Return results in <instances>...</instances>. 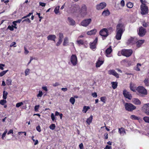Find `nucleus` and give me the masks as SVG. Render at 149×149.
<instances>
[{"label": "nucleus", "instance_id": "f257e3e1", "mask_svg": "<svg viewBox=\"0 0 149 149\" xmlns=\"http://www.w3.org/2000/svg\"><path fill=\"white\" fill-rule=\"evenodd\" d=\"M123 25L122 24H117L116 27V34L115 38L117 40H120L124 32Z\"/></svg>", "mask_w": 149, "mask_h": 149}, {"label": "nucleus", "instance_id": "f03ea898", "mask_svg": "<svg viewBox=\"0 0 149 149\" xmlns=\"http://www.w3.org/2000/svg\"><path fill=\"white\" fill-rule=\"evenodd\" d=\"M125 109L129 111L132 112L136 109V107L131 103H125Z\"/></svg>", "mask_w": 149, "mask_h": 149}, {"label": "nucleus", "instance_id": "7ed1b4c3", "mask_svg": "<svg viewBox=\"0 0 149 149\" xmlns=\"http://www.w3.org/2000/svg\"><path fill=\"white\" fill-rule=\"evenodd\" d=\"M136 90L139 93L142 95V96L147 95L148 93L147 90L143 86H139L136 89Z\"/></svg>", "mask_w": 149, "mask_h": 149}, {"label": "nucleus", "instance_id": "20e7f679", "mask_svg": "<svg viewBox=\"0 0 149 149\" xmlns=\"http://www.w3.org/2000/svg\"><path fill=\"white\" fill-rule=\"evenodd\" d=\"M132 53V51L131 49H123L121 51V54L127 57L131 56Z\"/></svg>", "mask_w": 149, "mask_h": 149}, {"label": "nucleus", "instance_id": "39448f33", "mask_svg": "<svg viewBox=\"0 0 149 149\" xmlns=\"http://www.w3.org/2000/svg\"><path fill=\"white\" fill-rule=\"evenodd\" d=\"M141 13L142 15H145L147 14L148 12V7L146 6V4H143L141 5L140 6Z\"/></svg>", "mask_w": 149, "mask_h": 149}, {"label": "nucleus", "instance_id": "423d86ee", "mask_svg": "<svg viewBox=\"0 0 149 149\" xmlns=\"http://www.w3.org/2000/svg\"><path fill=\"white\" fill-rule=\"evenodd\" d=\"M99 34L102 37H107L109 35L108 29L106 28L102 29L100 31Z\"/></svg>", "mask_w": 149, "mask_h": 149}, {"label": "nucleus", "instance_id": "0eeeda50", "mask_svg": "<svg viewBox=\"0 0 149 149\" xmlns=\"http://www.w3.org/2000/svg\"><path fill=\"white\" fill-rule=\"evenodd\" d=\"M142 110L146 115L149 116V103L143 105Z\"/></svg>", "mask_w": 149, "mask_h": 149}, {"label": "nucleus", "instance_id": "6e6552de", "mask_svg": "<svg viewBox=\"0 0 149 149\" xmlns=\"http://www.w3.org/2000/svg\"><path fill=\"white\" fill-rule=\"evenodd\" d=\"M146 32V29L141 26L139 28L138 34L140 37H143L145 35Z\"/></svg>", "mask_w": 149, "mask_h": 149}, {"label": "nucleus", "instance_id": "1a4fd4ad", "mask_svg": "<svg viewBox=\"0 0 149 149\" xmlns=\"http://www.w3.org/2000/svg\"><path fill=\"white\" fill-rule=\"evenodd\" d=\"M87 10L86 6L83 4L82 5L81 9L80 10V14L81 16L84 17L86 14V11Z\"/></svg>", "mask_w": 149, "mask_h": 149}, {"label": "nucleus", "instance_id": "9d476101", "mask_svg": "<svg viewBox=\"0 0 149 149\" xmlns=\"http://www.w3.org/2000/svg\"><path fill=\"white\" fill-rule=\"evenodd\" d=\"M91 21V19L90 18L86 19L81 22V24L84 26L86 27L89 25Z\"/></svg>", "mask_w": 149, "mask_h": 149}, {"label": "nucleus", "instance_id": "9b49d317", "mask_svg": "<svg viewBox=\"0 0 149 149\" xmlns=\"http://www.w3.org/2000/svg\"><path fill=\"white\" fill-rule=\"evenodd\" d=\"M70 61L73 66L76 65L77 64V58L75 54H72L70 57Z\"/></svg>", "mask_w": 149, "mask_h": 149}, {"label": "nucleus", "instance_id": "f8f14e48", "mask_svg": "<svg viewBox=\"0 0 149 149\" xmlns=\"http://www.w3.org/2000/svg\"><path fill=\"white\" fill-rule=\"evenodd\" d=\"M104 61V59L102 57H99L96 63V67L97 68L100 67L103 63Z\"/></svg>", "mask_w": 149, "mask_h": 149}, {"label": "nucleus", "instance_id": "ddd939ff", "mask_svg": "<svg viewBox=\"0 0 149 149\" xmlns=\"http://www.w3.org/2000/svg\"><path fill=\"white\" fill-rule=\"evenodd\" d=\"M107 6V4L104 2H101L97 4L96 6V8L97 10H100L104 8Z\"/></svg>", "mask_w": 149, "mask_h": 149}, {"label": "nucleus", "instance_id": "4468645a", "mask_svg": "<svg viewBox=\"0 0 149 149\" xmlns=\"http://www.w3.org/2000/svg\"><path fill=\"white\" fill-rule=\"evenodd\" d=\"M97 38L96 37L95 38L93 42H91L90 43V47L91 49L93 50V49H95L96 48V45L97 43Z\"/></svg>", "mask_w": 149, "mask_h": 149}, {"label": "nucleus", "instance_id": "2eb2a0df", "mask_svg": "<svg viewBox=\"0 0 149 149\" xmlns=\"http://www.w3.org/2000/svg\"><path fill=\"white\" fill-rule=\"evenodd\" d=\"M123 94L124 96L126 98L128 99L129 100H131L132 97L130 93L127 91L126 90H124L123 91Z\"/></svg>", "mask_w": 149, "mask_h": 149}, {"label": "nucleus", "instance_id": "dca6fc26", "mask_svg": "<svg viewBox=\"0 0 149 149\" xmlns=\"http://www.w3.org/2000/svg\"><path fill=\"white\" fill-rule=\"evenodd\" d=\"M108 74H112L115 76L116 78H118L119 75L114 70H110L108 71Z\"/></svg>", "mask_w": 149, "mask_h": 149}, {"label": "nucleus", "instance_id": "f3484780", "mask_svg": "<svg viewBox=\"0 0 149 149\" xmlns=\"http://www.w3.org/2000/svg\"><path fill=\"white\" fill-rule=\"evenodd\" d=\"M112 47L110 46L109 48H107L105 51V54L107 57H109V55L112 52Z\"/></svg>", "mask_w": 149, "mask_h": 149}, {"label": "nucleus", "instance_id": "a211bd4d", "mask_svg": "<svg viewBox=\"0 0 149 149\" xmlns=\"http://www.w3.org/2000/svg\"><path fill=\"white\" fill-rule=\"evenodd\" d=\"M136 43V41L134 38L131 37L127 41V43L129 45H133Z\"/></svg>", "mask_w": 149, "mask_h": 149}, {"label": "nucleus", "instance_id": "6ab92c4d", "mask_svg": "<svg viewBox=\"0 0 149 149\" xmlns=\"http://www.w3.org/2000/svg\"><path fill=\"white\" fill-rule=\"evenodd\" d=\"M132 102L136 105H140L141 104V101L137 98H134L132 100Z\"/></svg>", "mask_w": 149, "mask_h": 149}, {"label": "nucleus", "instance_id": "aec40b11", "mask_svg": "<svg viewBox=\"0 0 149 149\" xmlns=\"http://www.w3.org/2000/svg\"><path fill=\"white\" fill-rule=\"evenodd\" d=\"M110 12L108 9L104 10L102 13V15L104 17L110 15Z\"/></svg>", "mask_w": 149, "mask_h": 149}, {"label": "nucleus", "instance_id": "412c9836", "mask_svg": "<svg viewBox=\"0 0 149 149\" xmlns=\"http://www.w3.org/2000/svg\"><path fill=\"white\" fill-rule=\"evenodd\" d=\"M145 40H140L136 42V46L138 47H140L141 45L144 42Z\"/></svg>", "mask_w": 149, "mask_h": 149}, {"label": "nucleus", "instance_id": "4be33fe9", "mask_svg": "<svg viewBox=\"0 0 149 149\" xmlns=\"http://www.w3.org/2000/svg\"><path fill=\"white\" fill-rule=\"evenodd\" d=\"M48 40H51L55 41V40L56 38V36L54 35H50L47 37Z\"/></svg>", "mask_w": 149, "mask_h": 149}, {"label": "nucleus", "instance_id": "5701e85b", "mask_svg": "<svg viewBox=\"0 0 149 149\" xmlns=\"http://www.w3.org/2000/svg\"><path fill=\"white\" fill-rule=\"evenodd\" d=\"M96 32V30L95 29H94L90 31H87V34L89 35H95V34Z\"/></svg>", "mask_w": 149, "mask_h": 149}, {"label": "nucleus", "instance_id": "b1692460", "mask_svg": "<svg viewBox=\"0 0 149 149\" xmlns=\"http://www.w3.org/2000/svg\"><path fill=\"white\" fill-rule=\"evenodd\" d=\"M68 19L70 24V25L73 26L75 24V21L72 18L68 17Z\"/></svg>", "mask_w": 149, "mask_h": 149}, {"label": "nucleus", "instance_id": "393cba45", "mask_svg": "<svg viewBox=\"0 0 149 149\" xmlns=\"http://www.w3.org/2000/svg\"><path fill=\"white\" fill-rule=\"evenodd\" d=\"M93 119V116L92 115H91L86 120V122L89 125L92 123Z\"/></svg>", "mask_w": 149, "mask_h": 149}, {"label": "nucleus", "instance_id": "a878e982", "mask_svg": "<svg viewBox=\"0 0 149 149\" xmlns=\"http://www.w3.org/2000/svg\"><path fill=\"white\" fill-rule=\"evenodd\" d=\"M118 132L120 133V134H125L126 132L125 131V129L123 127H121L120 128H119L118 129Z\"/></svg>", "mask_w": 149, "mask_h": 149}, {"label": "nucleus", "instance_id": "bb28decb", "mask_svg": "<svg viewBox=\"0 0 149 149\" xmlns=\"http://www.w3.org/2000/svg\"><path fill=\"white\" fill-rule=\"evenodd\" d=\"M90 109V107L89 106H84L83 107V109L82 110V111L84 113H86L88 110Z\"/></svg>", "mask_w": 149, "mask_h": 149}, {"label": "nucleus", "instance_id": "cd10ccee", "mask_svg": "<svg viewBox=\"0 0 149 149\" xmlns=\"http://www.w3.org/2000/svg\"><path fill=\"white\" fill-rule=\"evenodd\" d=\"M6 83L8 86L12 85V80L11 79L8 78L6 80Z\"/></svg>", "mask_w": 149, "mask_h": 149}, {"label": "nucleus", "instance_id": "c85d7f7f", "mask_svg": "<svg viewBox=\"0 0 149 149\" xmlns=\"http://www.w3.org/2000/svg\"><path fill=\"white\" fill-rule=\"evenodd\" d=\"M111 84H112V87L113 89H115L117 88L118 86V83L117 82H111Z\"/></svg>", "mask_w": 149, "mask_h": 149}, {"label": "nucleus", "instance_id": "c756f323", "mask_svg": "<svg viewBox=\"0 0 149 149\" xmlns=\"http://www.w3.org/2000/svg\"><path fill=\"white\" fill-rule=\"evenodd\" d=\"M143 82L146 86H149V79L148 78L145 79L144 80Z\"/></svg>", "mask_w": 149, "mask_h": 149}, {"label": "nucleus", "instance_id": "7c9ffc66", "mask_svg": "<svg viewBox=\"0 0 149 149\" xmlns=\"http://www.w3.org/2000/svg\"><path fill=\"white\" fill-rule=\"evenodd\" d=\"M77 45L79 46H80L81 45H83L84 44V42L83 40H78L77 41Z\"/></svg>", "mask_w": 149, "mask_h": 149}, {"label": "nucleus", "instance_id": "2f4dec72", "mask_svg": "<svg viewBox=\"0 0 149 149\" xmlns=\"http://www.w3.org/2000/svg\"><path fill=\"white\" fill-rule=\"evenodd\" d=\"M130 118L134 120H139V119L138 117L134 115H131L130 117Z\"/></svg>", "mask_w": 149, "mask_h": 149}, {"label": "nucleus", "instance_id": "473e14b6", "mask_svg": "<svg viewBox=\"0 0 149 149\" xmlns=\"http://www.w3.org/2000/svg\"><path fill=\"white\" fill-rule=\"evenodd\" d=\"M68 43V39L67 37H65L63 43V45L64 46H66L67 44Z\"/></svg>", "mask_w": 149, "mask_h": 149}, {"label": "nucleus", "instance_id": "72a5a7b5", "mask_svg": "<svg viewBox=\"0 0 149 149\" xmlns=\"http://www.w3.org/2000/svg\"><path fill=\"white\" fill-rule=\"evenodd\" d=\"M126 5L128 8H132L133 6V3L129 2L127 3Z\"/></svg>", "mask_w": 149, "mask_h": 149}, {"label": "nucleus", "instance_id": "f704fd0d", "mask_svg": "<svg viewBox=\"0 0 149 149\" xmlns=\"http://www.w3.org/2000/svg\"><path fill=\"white\" fill-rule=\"evenodd\" d=\"M141 66V64L140 63H138L136 65V67L134 69L135 70L137 71H139L140 70V67Z\"/></svg>", "mask_w": 149, "mask_h": 149}, {"label": "nucleus", "instance_id": "c9c22d12", "mask_svg": "<svg viewBox=\"0 0 149 149\" xmlns=\"http://www.w3.org/2000/svg\"><path fill=\"white\" fill-rule=\"evenodd\" d=\"M8 93L7 92L4 91L3 93V98L4 99H6L7 98V96Z\"/></svg>", "mask_w": 149, "mask_h": 149}, {"label": "nucleus", "instance_id": "e433bc0d", "mask_svg": "<svg viewBox=\"0 0 149 149\" xmlns=\"http://www.w3.org/2000/svg\"><path fill=\"white\" fill-rule=\"evenodd\" d=\"M143 119L146 123H149V117L145 116L143 118Z\"/></svg>", "mask_w": 149, "mask_h": 149}, {"label": "nucleus", "instance_id": "4c0bfd02", "mask_svg": "<svg viewBox=\"0 0 149 149\" xmlns=\"http://www.w3.org/2000/svg\"><path fill=\"white\" fill-rule=\"evenodd\" d=\"M8 71V70H4L2 72H0V77H2L3 76L4 74H5L6 72H7Z\"/></svg>", "mask_w": 149, "mask_h": 149}, {"label": "nucleus", "instance_id": "58836bf2", "mask_svg": "<svg viewBox=\"0 0 149 149\" xmlns=\"http://www.w3.org/2000/svg\"><path fill=\"white\" fill-rule=\"evenodd\" d=\"M6 100H5V99H3V100H1L0 101V104L3 105H4V104L6 103Z\"/></svg>", "mask_w": 149, "mask_h": 149}, {"label": "nucleus", "instance_id": "ea45409f", "mask_svg": "<svg viewBox=\"0 0 149 149\" xmlns=\"http://www.w3.org/2000/svg\"><path fill=\"white\" fill-rule=\"evenodd\" d=\"M70 101L72 104H73L75 102V99L74 98L71 97L70 99Z\"/></svg>", "mask_w": 149, "mask_h": 149}, {"label": "nucleus", "instance_id": "a19ab883", "mask_svg": "<svg viewBox=\"0 0 149 149\" xmlns=\"http://www.w3.org/2000/svg\"><path fill=\"white\" fill-rule=\"evenodd\" d=\"M59 6H57L56 7L54 10V12L55 14H57L59 12Z\"/></svg>", "mask_w": 149, "mask_h": 149}, {"label": "nucleus", "instance_id": "79ce46f5", "mask_svg": "<svg viewBox=\"0 0 149 149\" xmlns=\"http://www.w3.org/2000/svg\"><path fill=\"white\" fill-rule=\"evenodd\" d=\"M43 93L42 91H39V93L37 95V97H41L43 95Z\"/></svg>", "mask_w": 149, "mask_h": 149}, {"label": "nucleus", "instance_id": "37998d69", "mask_svg": "<svg viewBox=\"0 0 149 149\" xmlns=\"http://www.w3.org/2000/svg\"><path fill=\"white\" fill-rule=\"evenodd\" d=\"M7 130H6L3 133V134L1 137V138L2 139H4V137L6 135L7 133Z\"/></svg>", "mask_w": 149, "mask_h": 149}, {"label": "nucleus", "instance_id": "c03bdc74", "mask_svg": "<svg viewBox=\"0 0 149 149\" xmlns=\"http://www.w3.org/2000/svg\"><path fill=\"white\" fill-rule=\"evenodd\" d=\"M55 125L54 124H52L51 125L49 126V128L50 129L54 130L55 129Z\"/></svg>", "mask_w": 149, "mask_h": 149}, {"label": "nucleus", "instance_id": "a18cd8bd", "mask_svg": "<svg viewBox=\"0 0 149 149\" xmlns=\"http://www.w3.org/2000/svg\"><path fill=\"white\" fill-rule=\"evenodd\" d=\"M7 29H9L11 31H13L14 30L13 25H12L11 26H8L7 27Z\"/></svg>", "mask_w": 149, "mask_h": 149}, {"label": "nucleus", "instance_id": "49530a36", "mask_svg": "<svg viewBox=\"0 0 149 149\" xmlns=\"http://www.w3.org/2000/svg\"><path fill=\"white\" fill-rule=\"evenodd\" d=\"M130 90L133 91V92L135 91V89L134 87L132 85V84H131L130 85Z\"/></svg>", "mask_w": 149, "mask_h": 149}, {"label": "nucleus", "instance_id": "de8ad7c7", "mask_svg": "<svg viewBox=\"0 0 149 149\" xmlns=\"http://www.w3.org/2000/svg\"><path fill=\"white\" fill-rule=\"evenodd\" d=\"M23 104L22 102H20L17 103L16 104V107H19Z\"/></svg>", "mask_w": 149, "mask_h": 149}, {"label": "nucleus", "instance_id": "09e8293b", "mask_svg": "<svg viewBox=\"0 0 149 149\" xmlns=\"http://www.w3.org/2000/svg\"><path fill=\"white\" fill-rule=\"evenodd\" d=\"M62 41V40H61V39H59L58 41L57 42V43L56 44V46H59L61 44V43Z\"/></svg>", "mask_w": 149, "mask_h": 149}, {"label": "nucleus", "instance_id": "8fccbe9b", "mask_svg": "<svg viewBox=\"0 0 149 149\" xmlns=\"http://www.w3.org/2000/svg\"><path fill=\"white\" fill-rule=\"evenodd\" d=\"M39 107H40V105H36L35 107V108H34L35 111H38V109H39Z\"/></svg>", "mask_w": 149, "mask_h": 149}, {"label": "nucleus", "instance_id": "3c124183", "mask_svg": "<svg viewBox=\"0 0 149 149\" xmlns=\"http://www.w3.org/2000/svg\"><path fill=\"white\" fill-rule=\"evenodd\" d=\"M74 8H75L76 10H79L80 9V6L78 5H75L74 6Z\"/></svg>", "mask_w": 149, "mask_h": 149}, {"label": "nucleus", "instance_id": "603ef678", "mask_svg": "<svg viewBox=\"0 0 149 149\" xmlns=\"http://www.w3.org/2000/svg\"><path fill=\"white\" fill-rule=\"evenodd\" d=\"M16 44V42H13L10 45V47H12L13 46L14 47H16V46L15 45Z\"/></svg>", "mask_w": 149, "mask_h": 149}, {"label": "nucleus", "instance_id": "864d4df0", "mask_svg": "<svg viewBox=\"0 0 149 149\" xmlns=\"http://www.w3.org/2000/svg\"><path fill=\"white\" fill-rule=\"evenodd\" d=\"M59 39L62 40L63 38V33H60L59 34Z\"/></svg>", "mask_w": 149, "mask_h": 149}, {"label": "nucleus", "instance_id": "5fc2aeb1", "mask_svg": "<svg viewBox=\"0 0 149 149\" xmlns=\"http://www.w3.org/2000/svg\"><path fill=\"white\" fill-rule=\"evenodd\" d=\"M51 116L52 120L53 121H54L55 120V117L53 113L51 114Z\"/></svg>", "mask_w": 149, "mask_h": 149}, {"label": "nucleus", "instance_id": "6e6d98bb", "mask_svg": "<svg viewBox=\"0 0 149 149\" xmlns=\"http://www.w3.org/2000/svg\"><path fill=\"white\" fill-rule=\"evenodd\" d=\"M18 134L20 135L22 134H24V135L26 136V132H18Z\"/></svg>", "mask_w": 149, "mask_h": 149}, {"label": "nucleus", "instance_id": "4d7b16f0", "mask_svg": "<svg viewBox=\"0 0 149 149\" xmlns=\"http://www.w3.org/2000/svg\"><path fill=\"white\" fill-rule=\"evenodd\" d=\"M142 25L144 27H146L147 26L148 24L145 22H142Z\"/></svg>", "mask_w": 149, "mask_h": 149}, {"label": "nucleus", "instance_id": "13d9d810", "mask_svg": "<svg viewBox=\"0 0 149 149\" xmlns=\"http://www.w3.org/2000/svg\"><path fill=\"white\" fill-rule=\"evenodd\" d=\"M105 97H101L100 98L101 100L104 103L105 102Z\"/></svg>", "mask_w": 149, "mask_h": 149}, {"label": "nucleus", "instance_id": "bf43d9fd", "mask_svg": "<svg viewBox=\"0 0 149 149\" xmlns=\"http://www.w3.org/2000/svg\"><path fill=\"white\" fill-rule=\"evenodd\" d=\"M39 4L40 5L42 6V7H45L46 5L45 3L41 2H39Z\"/></svg>", "mask_w": 149, "mask_h": 149}, {"label": "nucleus", "instance_id": "052dcab7", "mask_svg": "<svg viewBox=\"0 0 149 149\" xmlns=\"http://www.w3.org/2000/svg\"><path fill=\"white\" fill-rule=\"evenodd\" d=\"M120 5L122 6L123 7L125 6V1L124 0H122L120 2Z\"/></svg>", "mask_w": 149, "mask_h": 149}, {"label": "nucleus", "instance_id": "680f3d73", "mask_svg": "<svg viewBox=\"0 0 149 149\" xmlns=\"http://www.w3.org/2000/svg\"><path fill=\"white\" fill-rule=\"evenodd\" d=\"M5 66V65L2 64H0V69L2 70H3L4 69V68L3 67Z\"/></svg>", "mask_w": 149, "mask_h": 149}, {"label": "nucleus", "instance_id": "e2e57ef3", "mask_svg": "<svg viewBox=\"0 0 149 149\" xmlns=\"http://www.w3.org/2000/svg\"><path fill=\"white\" fill-rule=\"evenodd\" d=\"M25 21L28 22L29 23H30L31 22V21H30V19L29 18H28L24 19L22 21V22H24Z\"/></svg>", "mask_w": 149, "mask_h": 149}, {"label": "nucleus", "instance_id": "0e129e2a", "mask_svg": "<svg viewBox=\"0 0 149 149\" xmlns=\"http://www.w3.org/2000/svg\"><path fill=\"white\" fill-rule=\"evenodd\" d=\"M36 129L39 132H40L41 131L40 127L39 125L38 126L36 127Z\"/></svg>", "mask_w": 149, "mask_h": 149}, {"label": "nucleus", "instance_id": "69168bd1", "mask_svg": "<svg viewBox=\"0 0 149 149\" xmlns=\"http://www.w3.org/2000/svg\"><path fill=\"white\" fill-rule=\"evenodd\" d=\"M92 95L93 97H97V95L96 93L94 92V93H93L92 94Z\"/></svg>", "mask_w": 149, "mask_h": 149}, {"label": "nucleus", "instance_id": "338daca9", "mask_svg": "<svg viewBox=\"0 0 149 149\" xmlns=\"http://www.w3.org/2000/svg\"><path fill=\"white\" fill-rule=\"evenodd\" d=\"M79 147L80 149H84L83 145L82 143H81L79 145Z\"/></svg>", "mask_w": 149, "mask_h": 149}, {"label": "nucleus", "instance_id": "774afa93", "mask_svg": "<svg viewBox=\"0 0 149 149\" xmlns=\"http://www.w3.org/2000/svg\"><path fill=\"white\" fill-rule=\"evenodd\" d=\"M111 146L107 145L104 148V149H111Z\"/></svg>", "mask_w": 149, "mask_h": 149}]
</instances>
